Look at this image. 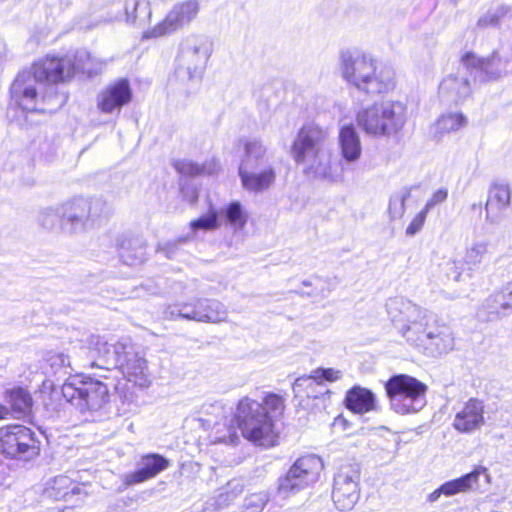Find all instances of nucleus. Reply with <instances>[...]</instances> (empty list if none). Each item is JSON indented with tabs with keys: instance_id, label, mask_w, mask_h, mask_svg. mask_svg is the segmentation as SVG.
<instances>
[{
	"instance_id": "nucleus-1",
	"label": "nucleus",
	"mask_w": 512,
	"mask_h": 512,
	"mask_svg": "<svg viewBox=\"0 0 512 512\" xmlns=\"http://www.w3.org/2000/svg\"><path fill=\"white\" fill-rule=\"evenodd\" d=\"M387 312L405 341L428 356H442L454 349L450 328L439 325L434 313L412 301L396 297L389 299Z\"/></svg>"
},
{
	"instance_id": "nucleus-2",
	"label": "nucleus",
	"mask_w": 512,
	"mask_h": 512,
	"mask_svg": "<svg viewBox=\"0 0 512 512\" xmlns=\"http://www.w3.org/2000/svg\"><path fill=\"white\" fill-rule=\"evenodd\" d=\"M329 132L315 123L303 125L291 146V156L303 174L331 183L342 181L344 168L328 145Z\"/></svg>"
},
{
	"instance_id": "nucleus-3",
	"label": "nucleus",
	"mask_w": 512,
	"mask_h": 512,
	"mask_svg": "<svg viewBox=\"0 0 512 512\" xmlns=\"http://www.w3.org/2000/svg\"><path fill=\"white\" fill-rule=\"evenodd\" d=\"M339 69L347 84L368 95L388 93L396 85L393 68L356 49L339 52Z\"/></svg>"
},
{
	"instance_id": "nucleus-4",
	"label": "nucleus",
	"mask_w": 512,
	"mask_h": 512,
	"mask_svg": "<svg viewBox=\"0 0 512 512\" xmlns=\"http://www.w3.org/2000/svg\"><path fill=\"white\" fill-rule=\"evenodd\" d=\"M11 98L22 110L42 113L58 110L67 100L54 85H46L33 71L17 75L11 86Z\"/></svg>"
},
{
	"instance_id": "nucleus-5",
	"label": "nucleus",
	"mask_w": 512,
	"mask_h": 512,
	"mask_svg": "<svg viewBox=\"0 0 512 512\" xmlns=\"http://www.w3.org/2000/svg\"><path fill=\"white\" fill-rule=\"evenodd\" d=\"M357 125L365 134L378 137L397 134L407 121V108L400 101L375 102L361 109Z\"/></svg>"
},
{
	"instance_id": "nucleus-6",
	"label": "nucleus",
	"mask_w": 512,
	"mask_h": 512,
	"mask_svg": "<svg viewBox=\"0 0 512 512\" xmlns=\"http://www.w3.org/2000/svg\"><path fill=\"white\" fill-rule=\"evenodd\" d=\"M235 418L242 435L247 440L264 447L276 445L278 433L275 431L271 417L263 411L259 402L244 397L237 405Z\"/></svg>"
},
{
	"instance_id": "nucleus-7",
	"label": "nucleus",
	"mask_w": 512,
	"mask_h": 512,
	"mask_svg": "<svg viewBox=\"0 0 512 512\" xmlns=\"http://www.w3.org/2000/svg\"><path fill=\"white\" fill-rule=\"evenodd\" d=\"M61 393L81 413L99 411L110 399L105 383L84 375L69 377L62 385Z\"/></svg>"
},
{
	"instance_id": "nucleus-8",
	"label": "nucleus",
	"mask_w": 512,
	"mask_h": 512,
	"mask_svg": "<svg viewBox=\"0 0 512 512\" xmlns=\"http://www.w3.org/2000/svg\"><path fill=\"white\" fill-rule=\"evenodd\" d=\"M391 409L400 415L417 413L426 406L427 386L406 374L392 376L385 384Z\"/></svg>"
},
{
	"instance_id": "nucleus-9",
	"label": "nucleus",
	"mask_w": 512,
	"mask_h": 512,
	"mask_svg": "<svg viewBox=\"0 0 512 512\" xmlns=\"http://www.w3.org/2000/svg\"><path fill=\"white\" fill-rule=\"evenodd\" d=\"M323 468L322 459L315 454L299 457L287 473L279 478L277 495L282 499H288L296 495L301 490L316 483Z\"/></svg>"
},
{
	"instance_id": "nucleus-10",
	"label": "nucleus",
	"mask_w": 512,
	"mask_h": 512,
	"mask_svg": "<svg viewBox=\"0 0 512 512\" xmlns=\"http://www.w3.org/2000/svg\"><path fill=\"white\" fill-rule=\"evenodd\" d=\"M212 54V44L204 36L190 35L181 44L177 74L182 79H200Z\"/></svg>"
},
{
	"instance_id": "nucleus-11",
	"label": "nucleus",
	"mask_w": 512,
	"mask_h": 512,
	"mask_svg": "<svg viewBox=\"0 0 512 512\" xmlns=\"http://www.w3.org/2000/svg\"><path fill=\"white\" fill-rule=\"evenodd\" d=\"M103 206L100 200H89L75 197L60 206L62 228L71 234L80 233L93 227L100 217L99 208Z\"/></svg>"
},
{
	"instance_id": "nucleus-12",
	"label": "nucleus",
	"mask_w": 512,
	"mask_h": 512,
	"mask_svg": "<svg viewBox=\"0 0 512 512\" xmlns=\"http://www.w3.org/2000/svg\"><path fill=\"white\" fill-rule=\"evenodd\" d=\"M0 451L8 457L30 460L40 451V442L34 432L22 425L0 428Z\"/></svg>"
},
{
	"instance_id": "nucleus-13",
	"label": "nucleus",
	"mask_w": 512,
	"mask_h": 512,
	"mask_svg": "<svg viewBox=\"0 0 512 512\" xmlns=\"http://www.w3.org/2000/svg\"><path fill=\"white\" fill-rule=\"evenodd\" d=\"M360 498V470L355 465L342 466L334 476L332 500L339 511L354 508Z\"/></svg>"
},
{
	"instance_id": "nucleus-14",
	"label": "nucleus",
	"mask_w": 512,
	"mask_h": 512,
	"mask_svg": "<svg viewBox=\"0 0 512 512\" xmlns=\"http://www.w3.org/2000/svg\"><path fill=\"white\" fill-rule=\"evenodd\" d=\"M199 9L197 0H185L175 4L163 20L143 33L142 38L156 39L182 29L197 17Z\"/></svg>"
},
{
	"instance_id": "nucleus-15",
	"label": "nucleus",
	"mask_w": 512,
	"mask_h": 512,
	"mask_svg": "<svg viewBox=\"0 0 512 512\" xmlns=\"http://www.w3.org/2000/svg\"><path fill=\"white\" fill-rule=\"evenodd\" d=\"M199 9L197 0H185L175 4L163 20L143 33L142 38L156 39L182 29L197 17Z\"/></svg>"
},
{
	"instance_id": "nucleus-16",
	"label": "nucleus",
	"mask_w": 512,
	"mask_h": 512,
	"mask_svg": "<svg viewBox=\"0 0 512 512\" xmlns=\"http://www.w3.org/2000/svg\"><path fill=\"white\" fill-rule=\"evenodd\" d=\"M126 339L118 341L111 346L100 336H92L86 348L87 360L83 363L86 368H101L110 370L117 364V359L125 349Z\"/></svg>"
},
{
	"instance_id": "nucleus-17",
	"label": "nucleus",
	"mask_w": 512,
	"mask_h": 512,
	"mask_svg": "<svg viewBox=\"0 0 512 512\" xmlns=\"http://www.w3.org/2000/svg\"><path fill=\"white\" fill-rule=\"evenodd\" d=\"M125 349L119 354L117 364L125 378L139 387H148L151 383L147 370L146 360L135 350L130 339L127 338Z\"/></svg>"
},
{
	"instance_id": "nucleus-18",
	"label": "nucleus",
	"mask_w": 512,
	"mask_h": 512,
	"mask_svg": "<svg viewBox=\"0 0 512 512\" xmlns=\"http://www.w3.org/2000/svg\"><path fill=\"white\" fill-rule=\"evenodd\" d=\"M32 71L42 82H49L50 85L70 80L74 76L73 61L68 55H47L33 64Z\"/></svg>"
},
{
	"instance_id": "nucleus-19",
	"label": "nucleus",
	"mask_w": 512,
	"mask_h": 512,
	"mask_svg": "<svg viewBox=\"0 0 512 512\" xmlns=\"http://www.w3.org/2000/svg\"><path fill=\"white\" fill-rule=\"evenodd\" d=\"M132 100V89L127 79H119L104 87L97 95V108L105 114L119 112Z\"/></svg>"
},
{
	"instance_id": "nucleus-20",
	"label": "nucleus",
	"mask_w": 512,
	"mask_h": 512,
	"mask_svg": "<svg viewBox=\"0 0 512 512\" xmlns=\"http://www.w3.org/2000/svg\"><path fill=\"white\" fill-rule=\"evenodd\" d=\"M462 64L466 69L475 70L481 80H494L508 73L510 62L500 58L497 53L486 58L466 53L462 57Z\"/></svg>"
},
{
	"instance_id": "nucleus-21",
	"label": "nucleus",
	"mask_w": 512,
	"mask_h": 512,
	"mask_svg": "<svg viewBox=\"0 0 512 512\" xmlns=\"http://www.w3.org/2000/svg\"><path fill=\"white\" fill-rule=\"evenodd\" d=\"M220 227L218 212L210 209L206 215H202L198 219L192 220L189 224V232L178 238L174 242H167L160 245V250L169 258L173 256L180 244L198 239L201 233L215 231Z\"/></svg>"
},
{
	"instance_id": "nucleus-22",
	"label": "nucleus",
	"mask_w": 512,
	"mask_h": 512,
	"mask_svg": "<svg viewBox=\"0 0 512 512\" xmlns=\"http://www.w3.org/2000/svg\"><path fill=\"white\" fill-rule=\"evenodd\" d=\"M490 483V474L487 468L477 466L473 471L459 478L447 481L440 486V491L446 497H451L459 493H465L471 490H482Z\"/></svg>"
},
{
	"instance_id": "nucleus-23",
	"label": "nucleus",
	"mask_w": 512,
	"mask_h": 512,
	"mask_svg": "<svg viewBox=\"0 0 512 512\" xmlns=\"http://www.w3.org/2000/svg\"><path fill=\"white\" fill-rule=\"evenodd\" d=\"M511 204V188L508 183L497 182L491 185L485 203L486 218L498 223L506 215Z\"/></svg>"
},
{
	"instance_id": "nucleus-24",
	"label": "nucleus",
	"mask_w": 512,
	"mask_h": 512,
	"mask_svg": "<svg viewBox=\"0 0 512 512\" xmlns=\"http://www.w3.org/2000/svg\"><path fill=\"white\" fill-rule=\"evenodd\" d=\"M242 187L253 193H261L270 189L276 181V169L272 165L259 169H239Z\"/></svg>"
},
{
	"instance_id": "nucleus-25",
	"label": "nucleus",
	"mask_w": 512,
	"mask_h": 512,
	"mask_svg": "<svg viewBox=\"0 0 512 512\" xmlns=\"http://www.w3.org/2000/svg\"><path fill=\"white\" fill-rule=\"evenodd\" d=\"M244 154L239 169H259L271 165L272 155L267 146L257 138H246L240 141Z\"/></svg>"
},
{
	"instance_id": "nucleus-26",
	"label": "nucleus",
	"mask_w": 512,
	"mask_h": 512,
	"mask_svg": "<svg viewBox=\"0 0 512 512\" xmlns=\"http://www.w3.org/2000/svg\"><path fill=\"white\" fill-rule=\"evenodd\" d=\"M471 94V86L468 78L457 74L446 76L439 85V96L447 103H460Z\"/></svg>"
},
{
	"instance_id": "nucleus-27",
	"label": "nucleus",
	"mask_w": 512,
	"mask_h": 512,
	"mask_svg": "<svg viewBox=\"0 0 512 512\" xmlns=\"http://www.w3.org/2000/svg\"><path fill=\"white\" fill-rule=\"evenodd\" d=\"M484 407L481 401L470 399L456 414L453 426L460 432H472L484 424Z\"/></svg>"
},
{
	"instance_id": "nucleus-28",
	"label": "nucleus",
	"mask_w": 512,
	"mask_h": 512,
	"mask_svg": "<svg viewBox=\"0 0 512 512\" xmlns=\"http://www.w3.org/2000/svg\"><path fill=\"white\" fill-rule=\"evenodd\" d=\"M338 146L341 157L345 162L355 163L361 158V139L353 124H343L340 126Z\"/></svg>"
},
{
	"instance_id": "nucleus-29",
	"label": "nucleus",
	"mask_w": 512,
	"mask_h": 512,
	"mask_svg": "<svg viewBox=\"0 0 512 512\" xmlns=\"http://www.w3.org/2000/svg\"><path fill=\"white\" fill-rule=\"evenodd\" d=\"M140 469L126 474L124 482L126 485H134L155 477L158 473L168 467L169 461L158 454H147L140 460Z\"/></svg>"
},
{
	"instance_id": "nucleus-30",
	"label": "nucleus",
	"mask_w": 512,
	"mask_h": 512,
	"mask_svg": "<svg viewBox=\"0 0 512 512\" xmlns=\"http://www.w3.org/2000/svg\"><path fill=\"white\" fill-rule=\"evenodd\" d=\"M197 313L190 316L196 322L221 323L228 317L226 306L216 299H198L195 302Z\"/></svg>"
},
{
	"instance_id": "nucleus-31",
	"label": "nucleus",
	"mask_w": 512,
	"mask_h": 512,
	"mask_svg": "<svg viewBox=\"0 0 512 512\" xmlns=\"http://www.w3.org/2000/svg\"><path fill=\"white\" fill-rule=\"evenodd\" d=\"M81 487L73 483V480L66 475H58L47 481L44 494L53 500L66 499L70 495L79 494Z\"/></svg>"
},
{
	"instance_id": "nucleus-32",
	"label": "nucleus",
	"mask_w": 512,
	"mask_h": 512,
	"mask_svg": "<svg viewBox=\"0 0 512 512\" xmlns=\"http://www.w3.org/2000/svg\"><path fill=\"white\" fill-rule=\"evenodd\" d=\"M345 403L349 410L363 414L375 408V397L370 390L356 386L347 392Z\"/></svg>"
},
{
	"instance_id": "nucleus-33",
	"label": "nucleus",
	"mask_w": 512,
	"mask_h": 512,
	"mask_svg": "<svg viewBox=\"0 0 512 512\" xmlns=\"http://www.w3.org/2000/svg\"><path fill=\"white\" fill-rule=\"evenodd\" d=\"M343 376L341 370L334 368H318L313 370L311 375L296 379L293 390L295 393L300 392L301 388H311L315 384H321L323 381L336 382Z\"/></svg>"
},
{
	"instance_id": "nucleus-34",
	"label": "nucleus",
	"mask_w": 512,
	"mask_h": 512,
	"mask_svg": "<svg viewBox=\"0 0 512 512\" xmlns=\"http://www.w3.org/2000/svg\"><path fill=\"white\" fill-rule=\"evenodd\" d=\"M124 10L125 21L128 24H146L152 15L150 4L146 0H128Z\"/></svg>"
},
{
	"instance_id": "nucleus-35",
	"label": "nucleus",
	"mask_w": 512,
	"mask_h": 512,
	"mask_svg": "<svg viewBox=\"0 0 512 512\" xmlns=\"http://www.w3.org/2000/svg\"><path fill=\"white\" fill-rule=\"evenodd\" d=\"M467 125V118L460 112H451L441 115L434 124V133L437 137L458 131Z\"/></svg>"
},
{
	"instance_id": "nucleus-36",
	"label": "nucleus",
	"mask_w": 512,
	"mask_h": 512,
	"mask_svg": "<svg viewBox=\"0 0 512 512\" xmlns=\"http://www.w3.org/2000/svg\"><path fill=\"white\" fill-rule=\"evenodd\" d=\"M488 251L489 242L485 239L475 240L466 247L463 259L467 266V276L469 278L473 275L474 267L482 262Z\"/></svg>"
},
{
	"instance_id": "nucleus-37",
	"label": "nucleus",
	"mask_w": 512,
	"mask_h": 512,
	"mask_svg": "<svg viewBox=\"0 0 512 512\" xmlns=\"http://www.w3.org/2000/svg\"><path fill=\"white\" fill-rule=\"evenodd\" d=\"M218 215L219 220H224L234 231L243 229L247 222V215L238 201L231 202L223 207Z\"/></svg>"
},
{
	"instance_id": "nucleus-38",
	"label": "nucleus",
	"mask_w": 512,
	"mask_h": 512,
	"mask_svg": "<svg viewBox=\"0 0 512 512\" xmlns=\"http://www.w3.org/2000/svg\"><path fill=\"white\" fill-rule=\"evenodd\" d=\"M176 169L181 174L189 176L211 175L218 171L219 163L214 158L202 164L189 160H184L176 164Z\"/></svg>"
},
{
	"instance_id": "nucleus-39",
	"label": "nucleus",
	"mask_w": 512,
	"mask_h": 512,
	"mask_svg": "<svg viewBox=\"0 0 512 512\" xmlns=\"http://www.w3.org/2000/svg\"><path fill=\"white\" fill-rule=\"evenodd\" d=\"M440 271L442 275L446 278V280L454 281V282H462L469 277L467 276V266L464 259H456L450 258L444 260L439 265Z\"/></svg>"
},
{
	"instance_id": "nucleus-40",
	"label": "nucleus",
	"mask_w": 512,
	"mask_h": 512,
	"mask_svg": "<svg viewBox=\"0 0 512 512\" xmlns=\"http://www.w3.org/2000/svg\"><path fill=\"white\" fill-rule=\"evenodd\" d=\"M8 400L15 412L27 414L32 408V398L23 388H16L8 392Z\"/></svg>"
},
{
	"instance_id": "nucleus-41",
	"label": "nucleus",
	"mask_w": 512,
	"mask_h": 512,
	"mask_svg": "<svg viewBox=\"0 0 512 512\" xmlns=\"http://www.w3.org/2000/svg\"><path fill=\"white\" fill-rule=\"evenodd\" d=\"M511 14V8L506 5H499L494 9L489 10L478 20V26L486 28L489 26L498 25L503 19Z\"/></svg>"
},
{
	"instance_id": "nucleus-42",
	"label": "nucleus",
	"mask_w": 512,
	"mask_h": 512,
	"mask_svg": "<svg viewBox=\"0 0 512 512\" xmlns=\"http://www.w3.org/2000/svg\"><path fill=\"white\" fill-rule=\"evenodd\" d=\"M410 194V190L403 189L391 196L388 207L390 219H401L404 216L405 203L409 199Z\"/></svg>"
},
{
	"instance_id": "nucleus-43",
	"label": "nucleus",
	"mask_w": 512,
	"mask_h": 512,
	"mask_svg": "<svg viewBox=\"0 0 512 512\" xmlns=\"http://www.w3.org/2000/svg\"><path fill=\"white\" fill-rule=\"evenodd\" d=\"M260 404L262 405L263 411L271 417L272 422L274 419L281 416L285 409L284 399L274 393L266 395L263 402Z\"/></svg>"
},
{
	"instance_id": "nucleus-44",
	"label": "nucleus",
	"mask_w": 512,
	"mask_h": 512,
	"mask_svg": "<svg viewBox=\"0 0 512 512\" xmlns=\"http://www.w3.org/2000/svg\"><path fill=\"white\" fill-rule=\"evenodd\" d=\"M196 306L195 303L188 304L182 303L177 305H169L163 312L164 318L168 320H175L177 318L186 319L189 321H194L190 316L196 314Z\"/></svg>"
},
{
	"instance_id": "nucleus-45",
	"label": "nucleus",
	"mask_w": 512,
	"mask_h": 512,
	"mask_svg": "<svg viewBox=\"0 0 512 512\" xmlns=\"http://www.w3.org/2000/svg\"><path fill=\"white\" fill-rule=\"evenodd\" d=\"M487 307L491 310V313L497 315H505L507 311L512 310L507 300V297L503 290L496 292L486 300Z\"/></svg>"
},
{
	"instance_id": "nucleus-46",
	"label": "nucleus",
	"mask_w": 512,
	"mask_h": 512,
	"mask_svg": "<svg viewBox=\"0 0 512 512\" xmlns=\"http://www.w3.org/2000/svg\"><path fill=\"white\" fill-rule=\"evenodd\" d=\"M61 217L60 207L58 209L54 208H44L41 209L37 216V222L46 230H53Z\"/></svg>"
},
{
	"instance_id": "nucleus-47",
	"label": "nucleus",
	"mask_w": 512,
	"mask_h": 512,
	"mask_svg": "<svg viewBox=\"0 0 512 512\" xmlns=\"http://www.w3.org/2000/svg\"><path fill=\"white\" fill-rule=\"evenodd\" d=\"M244 485L241 480H231L227 483L224 491L218 496L217 503L219 506L227 505L235 497L243 492Z\"/></svg>"
},
{
	"instance_id": "nucleus-48",
	"label": "nucleus",
	"mask_w": 512,
	"mask_h": 512,
	"mask_svg": "<svg viewBox=\"0 0 512 512\" xmlns=\"http://www.w3.org/2000/svg\"><path fill=\"white\" fill-rule=\"evenodd\" d=\"M267 502L268 495L265 492L251 494L245 499L244 512H261Z\"/></svg>"
},
{
	"instance_id": "nucleus-49",
	"label": "nucleus",
	"mask_w": 512,
	"mask_h": 512,
	"mask_svg": "<svg viewBox=\"0 0 512 512\" xmlns=\"http://www.w3.org/2000/svg\"><path fill=\"white\" fill-rule=\"evenodd\" d=\"M303 285H310L314 287V289L311 292H307L309 296L325 297L331 291L329 283H327L325 280L321 278H315L311 282L304 281Z\"/></svg>"
},
{
	"instance_id": "nucleus-50",
	"label": "nucleus",
	"mask_w": 512,
	"mask_h": 512,
	"mask_svg": "<svg viewBox=\"0 0 512 512\" xmlns=\"http://www.w3.org/2000/svg\"><path fill=\"white\" fill-rule=\"evenodd\" d=\"M428 212L422 209L420 212H418L409 225L406 228V235L407 236H414L416 233H418L422 227L424 226V223L426 221Z\"/></svg>"
},
{
	"instance_id": "nucleus-51",
	"label": "nucleus",
	"mask_w": 512,
	"mask_h": 512,
	"mask_svg": "<svg viewBox=\"0 0 512 512\" xmlns=\"http://www.w3.org/2000/svg\"><path fill=\"white\" fill-rule=\"evenodd\" d=\"M80 65L82 73L87 74L88 76H93L99 74L103 70L105 62L91 56L90 61L81 63Z\"/></svg>"
},
{
	"instance_id": "nucleus-52",
	"label": "nucleus",
	"mask_w": 512,
	"mask_h": 512,
	"mask_svg": "<svg viewBox=\"0 0 512 512\" xmlns=\"http://www.w3.org/2000/svg\"><path fill=\"white\" fill-rule=\"evenodd\" d=\"M47 362L52 368H62L70 366V359L62 352H51L48 354Z\"/></svg>"
},
{
	"instance_id": "nucleus-53",
	"label": "nucleus",
	"mask_w": 512,
	"mask_h": 512,
	"mask_svg": "<svg viewBox=\"0 0 512 512\" xmlns=\"http://www.w3.org/2000/svg\"><path fill=\"white\" fill-rule=\"evenodd\" d=\"M448 196V191L445 188H440L437 191H435L432 196L427 200L425 206L423 209L427 212H429L433 207H435L438 204L443 203Z\"/></svg>"
},
{
	"instance_id": "nucleus-54",
	"label": "nucleus",
	"mask_w": 512,
	"mask_h": 512,
	"mask_svg": "<svg viewBox=\"0 0 512 512\" xmlns=\"http://www.w3.org/2000/svg\"><path fill=\"white\" fill-rule=\"evenodd\" d=\"M72 58V61H73V66H74V74L76 72H81V63H85L87 61H90L91 60V54L85 50V49H80V50H77L76 53L74 54Z\"/></svg>"
},
{
	"instance_id": "nucleus-55",
	"label": "nucleus",
	"mask_w": 512,
	"mask_h": 512,
	"mask_svg": "<svg viewBox=\"0 0 512 512\" xmlns=\"http://www.w3.org/2000/svg\"><path fill=\"white\" fill-rule=\"evenodd\" d=\"M502 290L505 293V295L507 297V300H508V302H509V304L511 306V309H512V282L506 284L505 286H503Z\"/></svg>"
},
{
	"instance_id": "nucleus-56",
	"label": "nucleus",
	"mask_w": 512,
	"mask_h": 512,
	"mask_svg": "<svg viewBox=\"0 0 512 512\" xmlns=\"http://www.w3.org/2000/svg\"><path fill=\"white\" fill-rule=\"evenodd\" d=\"M443 495V492L440 491V487L438 489H436L435 491H433L432 493H430L428 495V501L430 502H435L439 499V497Z\"/></svg>"
},
{
	"instance_id": "nucleus-57",
	"label": "nucleus",
	"mask_w": 512,
	"mask_h": 512,
	"mask_svg": "<svg viewBox=\"0 0 512 512\" xmlns=\"http://www.w3.org/2000/svg\"><path fill=\"white\" fill-rule=\"evenodd\" d=\"M8 414L9 409L6 406L0 404V420L6 418Z\"/></svg>"
},
{
	"instance_id": "nucleus-58",
	"label": "nucleus",
	"mask_w": 512,
	"mask_h": 512,
	"mask_svg": "<svg viewBox=\"0 0 512 512\" xmlns=\"http://www.w3.org/2000/svg\"><path fill=\"white\" fill-rule=\"evenodd\" d=\"M335 107L338 108L339 112H341V113L345 112V108L343 107V105L341 103L336 104Z\"/></svg>"
}]
</instances>
